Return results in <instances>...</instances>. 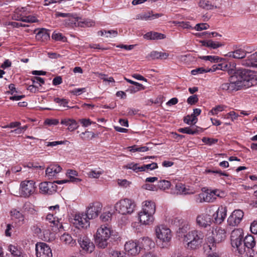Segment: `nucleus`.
Masks as SVG:
<instances>
[{
	"instance_id": "obj_1",
	"label": "nucleus",
	"mask_w": 257,
	"mask_h": 257,
	"mask_svg": "<svg viewBox=\"0 0 257 257\" xmlns=\"http://www.w3.org/2000/svg\"><path fill=\"white\" fill-rule=\"evenodd\" d=\"M254 72L248 69H239L230 77L229 82L222 84L220 88L228 92L247 88L253 85Z\"/></svg>"
},
{
	"instance_id": "obj_2",
	"label": "nucleus",
	"mask_w": 257,
	"mask_h": 257,
	"mask_svg": "<svg viewBox=\"0 0 257 257\" xmlns=\"http://www.w3.org/2000/svg\"><path fill=\"white\" fill-rule=\"evenodd\" d=\"M156 204L151 200L143 202L141 210L138 213L139 222L143 225H150L155 220Z\"/></svg>"
},
{
	"instance_id": "obj_3",
	"label": "nucleus",
	"mask_w": 257,
	"mask_h": 257,
	"mask_svg": "<svg viewBox=\"0 0 257 257\" xmlns=\"http://www.w3.org/2000/svg\"><path fill=\"white\" fill-rule=\"evenodd\" d=\"M226 231L221 227H216L212 231V234L206 239V243L210 251L220 252L221 248V243L226 238Z\"/></svg>"
},
{
	"instance_id": "obj_4",
	"label": "nucleus",
	"mask_w": 257,
	"mask_h": 257,
	"mask_svg": "<svg viewBox=\"0 0 257 257\" xmlns=\"http://www.w3.org/2000/svg\"><path fill=\"white\" fill-rule=\"evenodd\" d=\"M117 236L111 228L105 225L99 226L94 235L97 245L101 248L107 247L110 238L113 236L114 237V238H117Z\"/></svg>"
},
{
	"instance_id": "obj_5",
	"label": "nucleus",
	"mask_w": 257,
	"mask_h": 257,
	"mask_svg": "<svg viewBox=\"0 0 257 257\" xmlns=\"http://www.w3.org/2000/svg\"><path fill=\"white\" fill-rule=\"evenodd\" d=\"M203 233L198 230L189 231L183 237V242L186 243V247L189 249L199 248L203 241Z\"/></svg>"
},
{
	"instance_id": "obj_6",
	"label": "nucleus",
	"mask_w": 257,
	"mask_h": 257,
	"mask_svg": "<svg viewBox=\"0 0 257 257\" xmlns=\"http://www.w3.org/2000/svg\"><path fill=\"white\" fill-rule=\"evenodd\" d=\"M155 234L161 248H166L169 246L172 237V233L170 229L167 226L161 224L155 228Z\"/></svg>"
},
{
	"instance_id": "obj_7",
	"label": "nucleus",
	"mask_w": 257,
	"mask_h": 257,
	"mask_svg": "<svg viewBox=\"0 0 257 257\" xmlns=\"http://www.w3.org/2000/svg\"><path fill=\"white\" fill-rule=\"evenodd\" d=\"M225 196L226 193L223 190L218 189H207L197 195L195 199L198 203H212L216 201L217 197L223 198Z\"/></svg>"
},
{
	"instance_id": "obj_8",
	"label": "nucleus",
	"mask_w": 257,
	"mask_h": 257,
	"mask_svg": "<svg viewBox=\"0 0 257 257\" xmlns=\"http://www.w3.org/2000/svg\"><path fill=\"white\" fill-rule=\"evenodd\" d=\"M136 204L130 199L124 198L117 202L114 205L116 212L122 215H131L135 212Z\"/></svg>"
},
{
	"instance_id": "obj_9",
	"label": "nucleus",
	"mask_w": 257,
	"mask_h": 257,
	"mask_svg": "<svg viewBox=\"0 0 257 257\" xmlns=\"http://www.w3.org/2000/svg\"><path fill=\"white\" fill-rule=\"evenodd\" d=\"M37 192L36 182L33 180L26 179L21 181L19 187L20 196L28 198Z\"/></svg>"
},
{
	"instance_id": "obj_10",
	"label": "nucleus",
	"mask_w": 257,
	"mask_h": 257,
	"mask_svg": "<svg viewBox=\"0 0 257 257\" xmlns=\"http://www.w3.org/2000/svg\"><path fill=\"white\" fill-rule=\"evenodd\" d=\"M30 13L29 7L17 8L12 16V19L16 21H21L27 23H35L38 22L36 17L28 15Z\"/></svg>"
},
{
	"instance_id": "obj_11",
	"label": "nucleus",
	"mask_w": 257,
	"mask_h": 257,
	"mask_svg": "<svg viewBox=\"0 0 257 257\" xmlns=\"http://www.w3.org/2000/svg\"><path fill=\"white\" fill-rule=\"evenodd\" d=\"M207 212L211 214L212 219H214L216 223L220 224L226 217L227 208L223 205L219 206L217 208L215 205H212L207 208Z\"/></svg>"
},
{
	"instance_id": "obj_12",
	"label": "nucleus",
	"mask_w": 257,
	"mask_h": 257,
	"mask_svg": "<svg viewBox=\"0 0 257 257\" xmlns=\"http://www.w3.org/2000/svg\"><path fill=\"white\" fill-rule=\"evenodd\" d=\"M89 220L86 213H78L75 214L73 223L78 228L86 229L90 225Z\"/></svg>"
},
{
	"instance_id": "obj_13",
	"label": "nucleus",
	"mask_w": 257,
	"mask_h": 257,
	"mask_svg": "<svg viewBox=\"0 0 257 257\" xmlns=\"http://www.w3.org/2000/svg\"><path fill=\"white\" fill-rule=\"evenodd\" d=\"M196 224L201 228H207L210 226L212 222L211 214L207 212V208L205 212L198 214L196 219Z\"/></svg>"
},
{
	"instance_id": "obj_14",
	"label": "nucleus",
	"mask_w": 257,
	"mask_h": 257,
	"mask_svg": "<svg viewBox=\"0 0 257 257\" xmlns=\"http://www.w3.org/2000/svg\"><path fill=\"white\" fill-rule=\"evenodd\" d=\"M78 242L84 252L90 253L95 248L93 242L86 236H81L78 238Z\"/></svg>"
},
{
	"instance_id": "obj_15",
	"label": "nucleus",
	"mask_w": 257,
	"mask_h": 257,
	"mask_svg": "<svg viewBox=\"0 0 257 257\" xmlns=\"http://www.w3.org/2000/svg\"><path fill=\"white\" fill-rule=\"evenodd\" d=\"M102 204L99 202L90 203L86 208V214L90 219L96 218L100 213Z\"/></svg>"
},
{
	"instance_id": "obj_16",
	"label": "nucleus",
	"mask_w": 257,
	"mask_h": 257,
	"mask_svg": "<svg viewBox=\"0 0 257 257\" xmlns=\"http://www.w3.org/2000/svg\"><path fill=\"white\" fill-rule=\"evenodd\" d=\"M35 250L37 257H52V250L46 243H37L36 244Z\"/></svg>"
},
{
	"instance_id": "obj_17",
	"label": "nucleus",
	"mask_w": 257,
	"mask_h": 257,
	"mask_svg": "<svg viewBox=\"0 0 257 257\" xmlns=\"http://www.w3.org/2000/svg\"><path fill=\"white\" fill-rule=\"evenodd\" d=\"M243 216L244 213L241 210H234L227 219L228 225L232 226H237L242 220Z\"/></svg>"
},
{
	"instance_id": "obj_18",
	"label": "nucleus",
	"mask_w": 257,
	"mask_h": 257,
	"mask_svg": "<svg viewBox=\"0 0 257 257\" xmlns=\"http://www.w3.org/2000/svg\"><path fill=\"white\" fill-rule=\"evenodd\" d=\"M56 181L54 182H43L39 184L40 192L43 194H52L56 192Z\"/></svg>"
},
{
	"instance_id": "obj_19",
	"label": "nucleus",
	"mask_w": 257,
	"mask_h": 257,
	"mask_svg": "<svg viewBox=\"0 0 257 257\" xmlns=\"http://www.w3.org/2000/svg\"><path fill=\"white\" fill-rule=\"evenodd\" d=\"M124 249L128 255L135 256L140 253L141 247L138 242L130 240L125 243Z\"/></svg>"
},
{
	"instance_id": "obj_20",
	"label": "nucleus",
	"mask_w": 257,
	"mask_h": 257,
	"mask_svg": "<svg viewBox=\"0 0 257 257\" xmlns=\"http://www.w3.org/2000/svg\"><path fill=\"white\" fill-rule=\"evenodd\" d=\"M67 176L68 177V180H62L56 181L57 184H62L67 182H72L74 183L77 184L82 181V179L78 178V172L73 170H69L67 172Z\"/></svg>"
},
{
	"instance_id": "obj_21",
	"label": "nucleus",
	"mask_w": 257,
	"mask_h": 257,
	"mask_svg": "<svg viewBox=\"0 0 257 257\" xmlns=\"http://www.w3.org/2000/svg\"><path fill=\"white\" fill-rule=\"evenodd\" d=\"M61 170L62 168L59 165L51 164L46 168L45 175L49 179H52L56 177Z\"/></svg>"
},
{
	"instance_id": "obj_22",
	"label": "nucleus",
	"mask_w": 257,
	"mask_h": 257,
	"mask_svg": "<svg viewBox=\"0 0 257 257\" xmlns=\"http://www.w3.org/2000/svg\"><path fill=\"white\" fill-rule=\"evenodd\" d=\"M246 52L242 48H237L233 51L227 53L225 56L234 59H242L245 57Z\"/></svg>"
},
{
	"instance_id": "obj_23",
	"label": "nucleus",
	"mask_w": 257,
	"mask_h": 257,
	"mask_svg": "<svg viewBox=\"0 0 257 257\" xmlns=\"http://www.w3.org/2000/svg\"><path fill=\"white\" fill-rule=\"evenodd\" d=\"M12 219L19 224H23L25 223V216L20 211L16 209H13L10 212Z\"/></svg>"
},
{
	"instance_id": "obj_24",
	"label": "nucleus",
	"mask_w": 257,
	"mask_h": 257,
	"mask_svg": "<svg viewBox=\"0 0 257 257\" xmlns=\"http://www.w3.org/2000/svg\"><path fill=\"white\" fill-rule=\"evenodd\" d=\"M242 238L230 239L232 247L235 248L240 254H243L245 251V248L242 243Z\"/></svg>"
},
{
	"instance_id": "obj_25",
	"label": "nucleus",
	"mask_w": 257,
	"mask_h": 257,
	"mask_svg": "<svg viewBox=\"0 0 257 257\" xmlns=\"http://www.w3.org/2000/svg\"><path fill=\"white\" fill-rule=\"evenodd\" d=\"M242 64L247 67H257V52L250 55L242 61Z\"/></svg>"
},
{
	"instance_id": "obj_26",
	"label": "nucleus",
	"mask_w": 257,
	"mask_h": 257,
	"mask_svg": "<svg viewBox=\"0 0 257 257\" xmlns=\"http://www.w3.org/2000/svg\"><path fill=\"white\" fill-rule=\"evenodd\" d=\"M62 124L68 126V130L70 132H73L76 130L79 125L75 120L71 118H64L61 120Z\"/></svg>"
},
{
	"instance_id": "obj_27",
	"label": "nucleus",
	"mask_w": 257,
	"mask_h": 257,
	"mask_svg": "<svg viewBox=\"0 0 257 257\" xmlns=\"http://www.w3.org/2000/svg\"><path fill=\"white\" fill-rule=\"evenodd\" d=\"M200 43L202 46L212 49H216L224 46V44L217 41H213L212 40L201 41Z\"/></svg>"
},
{
	"instance_id": "obj_28",
	"label": "nucleus",
	"mask_w": 257,
	"mask_h": 257,
	"mask_svg": "<svg viewBox=\"0 0 257 257\" xmlns=\"http://www.w3.org/2000/svg\"><path fill=\"white\" fill-rule=\"evenodd\" d=\"M144 37L149 40H161L165 38L164 34L155 32H150L144 35Z\"/></svg>"
},
{
	"instance_id": "obj_29",
	"label": "nucleus",
	"mask_w": 257,
	"mask_h": 257,
	"mask_svg": "<svg viewBox=\"0 0 257 257\" xmlns=\"http://www.w3.org/2000/svg\"><path fill=\"white\" fill-rule=\"evenodd\" d=\"M61 241L65 244L73 246L76 245V241L68 233H64L60 237Z\"/></svg>"
},
{
	"instance_id": "obj_30",
	"label": "nucleus",
	"mask_w": 257,
	"mask_h": 257,
	"mask_svg": "<svg viewBox=\"0 0 257 257\" xmlns=\"http://www.w3.org/2000/svg\"><path fill=\"white\" fill-rule=\"evenodd\" d=\"M138 242L140 247H141V249H147L148 248L150 247L154 243L152 240L148 237H144L140 238Z\"/></svg>"
},
{
	"instance_id": "obj_31",
	"label": "nucleus",
	"mask_w": 257,
	"mask_h": 257,
	"mask_svg": "<svg viewBox=\"0 0 257 257\" xmlns=\"http://www.w3.org/2000/svg\"><path fill=\"white\" fill-rule=\"evenodd\" d=\"M103 173V170L99 168L94 169H90L87 174L88 177L90 178L98 179Z\"/></svg>"
},
{
	"instance_id": "obj_32",
	"label": "nucleus",
	"mask_w": 257,
	"mask_h": 257,
	"mask_svg": "<svg viewBox=\"0 0 257 257\" xmlns=\"http://www.w3.org/2000/svg\"><path fill=\"white\" fill-rule=\"evenodd\" d=\"M244 246L248 248L252 249L255 245V241L254 237L251 235L246 236L244 239Z\"/></svg>"
},
{
	"instance_id": "obj_33",
	"label": "nucleus",
	"mask_w": 257,
	"mask_h": 257,
	"mask_svg": "<svg viewBox=\"0 0 257 257\" xmlns=\"http://www.w3.org/2000/svg\"><path fill=\"white\" fill-rule=\"evenodd\" d=\"M201 59L205 61H209L211 63H220L223 59L217 56H202L199 57Z\"/></svg>"
},
{
	"instance_id": "obj_34",
	"label": "nucleus",
	"mask_w": 257,
	"mask_h": 257,
	"mask_svg": "<svg viewBox=\"0 0 257 257\" xmlns=\"http://www.w3.org/2000/svg\"><path fill=\"white\" fill-rule=\"evenodd\" d=\"M8 249L14 256L17 257H21V250L17 246L12 244H10L8 246Z\"/></svg>"
},
{
	"instance_id": "obj_35",
	"label": "nucleus",
	"mask_w": 257,
	"mask_h": 257,
	"mask_svg": "<svg viewBox=\"0 0 257 257\" xmlns=\"http://www.w3.org/2000/svg\"><path fill=\"white\" fill-rule=\"evenodd\" d=\"M161 16L160 14H152L150 12L144 13L141 15L140 19L143 20H151L155 19H157Z\"/></svg>"
},
{
	"instance_id": "obj_36",
	"label": "nucleus",
	"mask_w": 257,
	"mask_h": 257,
	"mask_svg": "<svg viewBox=\"0 0 257 257\" xmlns=\"http://www.w3.org/2000/svg\"><path fill=\"white\" fill-rule=\"evenodd\" d=\"M172 222L177 226L179 227L180 230H182L183 228L186 226L187 228L188 224L180 217H175L172 221Z\"/></svg>"
},
{
	"instance_id": "obj_37",
	"label": "nucleus",
	"mask_w": 257,
	"mask_h": 257,
	"mask_svg": "<svg viewBox=\"0 0 257 257\" xmlns=\"http://www.w3.org/2000/svg\"><path fill=\"white\" fill-rule=\"evenodd\" d=\"M36 37L38 40L43 41L48 39L49 35L46 29H42L36 34Z\"/></svg>"
},
{
	"instance_id": "obj_38",
	"label": "nucleus",
	"mask_w": 257,
	"mask_h": 257,
	"mask_svg": "<svg viewBox=\"0 0 257 257\" xmlns=\"http://www.w3.org/2000/svg\"><path fill=\"white\" fill-rule=\"evenodd\" d=\"M124 168L132 170L136 173L139 172H143L142 167H141V166H139L138 164L134 163H130L127 164L124 166Z\"/></svg>"
},
{
	"instance_id": "obj_39",
	"label": "nucleus",
	"mask_w": 257,
	"mask_h": 257,
	"mask_svg": "<svg viewBox=\"0 0 257 257\" xmlns=\"http://www.w3.org/2000/svg\"><path fill=\"white\" fill-rule=\"evenodd\" d=\"M198 5L200 8L206 10H212L213 8V6L207 0H200Z\"/></svg>"
},
{
	"instance_id": "obj_40",
	"label": "nucleus",
	"mask_w": 257,
	"mask_h": 257,
	"mask_svg": "<svg viewBox=\"0 0 257 257\" xmlns=\"http://www.w3.org/2000/svg\"><path fill=\"white\" fill-rule=\"evenodd\" d=\"M178 131L180 133L187 134L189 135H194L198 134L199 131L198 128H193L189 127H186L184 128H180L178 130Z\"/></svg>"
},
{
	"instance_id": "obj_41",
	"label": "nucleus",
	"mask_w": 257,
	"mask_h": 257,
	"mask_svg": "<svg viewBox=\"0 0 257 257\" xmlns=\"http://www.w3.org/2000/svg\"><path fill=\"white\" fill-rule=\"evenodd\" d=\"M24 212L28 214H33L35 213L34 206L30 202L26 203L23 206Z\"/></svg>"
},
{
	"instance_id": "obj_42",
	"label": "nucleus",
	"mask_w": 257,
	"mask_h": 257,
	"mask_svg": "<svg viewBox=\"0 0 257 257\" xmlns=\"http://www.w3.org/2000/svg\"><path fill=\"white\" fill-rule=\"evenodd\" d=\"M243 232L242 229L237 228L234 229L231 233L230 239H235L239 238H243Z\"/></svg>"
},
{
	"instance_id": "obj_43",
	"label": "nucleus",
	"mask_w": 257,
	"mask_h": 257,
	"mask_svg": "<svg viewBox=\"0 0 257 257\" xmlns=\"http://www.w3.org/2000/svg\"><path fill=\"white\" fill-rule=\"evenodd\" d=\"M170 186L171 183L170 181L165 180H160L158 183V188L163 190L168 189Z\"/></svg>"
},
{
	"instance_id": "obj_44",
	"label": "nucleus",
	"mask_w": 257,
	"mask_h": 257,
	"mask_svg": "<svg viewBox=\"0 0 257 257\" xmlns=\"http://www.w3.org/2000/svg\"><path fill=\"white\" fill-rule=\"evenodd\" d=\"M184 122L189 124H194L197 121V118L194 115H192V114L191 115H188L184 117Z\"/></svg>"
},
{
	"instance_id": "obj_45",
	"label": "nucleus",
	"mask_w": 257,
	"mask_h": 257,
	"mask_svg": "<svg viewBox=\"0 0 257 257\" xmlns=\"http://www.w3.org/2000/svg\"><path fill=\"white\" fill-rule=\"evenodd\" d=\"M80 137L83 140H88L95 138V135L94 133L89 131H85L80 135Z\"/></svg>"
},
{
	"instance_id": "obj_46",
	"label": "nucleus",
	"mask_w": 257,
	"mask_h": 257,
	"mask_svg": "<svg viewBox=\"0 0 257 257\" xmlns=\"http://www.w3.org/2000/svg\"><path fill=\"white\" fill-rule=\"evenodd\" d=\"M52 38L55 41H60L62 42L66 41V38L62 35L61 33L54 32L52 34Z\"/></svg>"
},
{
	"instance_id": "obj_47",
	"label": "nucleus",
	"mask_w": 257,
	"mask_h": 257,
	"mask_svg": "<svg viewBox=\"0 0 257 257\" xmlns=\"http://www.w3.org/2000/svg\"><path fill=\"white\" fill-rule=\"evenodd\" d=\"M176 189L177 191V193L178 194H187L188 192L186 190V189L184 184L181 183L177 184L176 185Z\"/></svg>"
},
{
	"instance_id": "obj_48",
	"label": "nucleus",
	"mask_w": 257,
	"mask_h": 257,
	"mask_svg": "<svg viewBox=\"0 0 257 257\" xmlns=\"http://www.w3.org/2000/svg\"><path fill=\"white\" fill-rule=\"evenodd\" d=\"M225 107L224 105H219L213 108L210 111L209 113H211L212 115H216L219 112L222 111L224 108Z\"/></svg>"
},
{
	"instance_id": "obj_49",
	"label": "nucleus",
	"mask_w": 257,
	"mask_h": 257,
	"mask_svg": "<svg viewBox=\"0 0 257 257\" xmlns=\"http://www.w3.org/2000/svg\"><path fill=\"white\" fill-rule=\"evenodd\" d=\"M130 148V151L133 152H145L149 150V148L146 146L137 147L136 146H134L129 147Z\"/></svg>"
},
{
	"instance_id": "obj_50",
	"label": "nucleus",
	"mask_w": 257,
	"mask_h": 257,
	"mask_svg": "<svg viewBox=\"0 0 257 257\" xmlns=\"http://www.w3.org/2000/svg\"><path fill=\"white\" fill-rule=\"evenodd\" d=\"M112 213L110 211L103 212L100 216L101 220L103 222H107L111 220Z\"/></svg>"
},
{
	"instance_id": "obj_51",
	"label": "nucleus",
	"mask_w": 257,
	"mask_h": 257,
	"mask_svg": "<svg viewBox=\"0 0 257 257\" xmlns=\"http://www.w3.org/2000/svg\"><path fill=\"white\" fill-rule=\"evenodd\" d=\"M54 101L56 103H58L60 106L69 107L67 105L68 100L66 99L56 97L54 98Z\"/></svg>"
},
{
	"instance_id": "obj_52",
	"label": "nucleus",
	"mask_w": 257,
	"mask_h": 257,
	"mask_svg": "<svg viewBox=\"0 0 257 257\" xmlns=\"http://www.w3.org/2000/svg\"><path fill=\"white\" fill-rule=\"evenodd\" d=\"M111 257H125V253L118 250H112L110 252Z\"/></svg>"
},
{
	"instance_id": "obj_53",
	"label": "nucleus",
	"mask_w": 257,
	"mask_h": 257,
	"mask_svg": "<svg viewBox=\"0 0 257 257\" xmlns=\"http://www.w3.org/2000/svg\"><path fill=\"white\" fill-rule=\"evenodd\" d=\"M141 167L143 168V172L145 171L146 170H153L158 168L157 164L156 163H153L149 164L144 165L141 166Z\"/></svg>"
},
{
	"instance_id": "obj_54",
	"label": "nucleus",
	"mask_w": 257,
	"mask_h": 257,
	"mask_svg": "<svg viewBox=\"0 0 257 257\" xmlns=\"http://www.w3.org/2000/svg\"><path fill=\"white\" fill-rule=\"evenodd\" d=\"M209 28V25L207 23H199L196 25L194 29L197 31L207 30Z\"/></svg>"
},
{
	"instance_id": "obj_55",
	"label": "nucleus",
	"mask_w": 257,
	"mask_h": 257,
	"mask_svg": "<svg viewBox=\"0 0 257 257\" xmlns=\"http://www.w3.org/2000/svg\"><path fill=\"white\" fill-rule=\"evenodd\" d=\"M118 185L123 188L128 187L131 183L126 179H118L117 181Z\"/></svg>"
},
{
	"instance_id": "obj_56",
	"label": "nucleus",
	"mask_w": 257,
	"mask_h": 257,
	"mask_svg": "<svg viewBox=\"0 0 257 257\" xmlns=\"http://www.w3.org/2000/svg\"><path fill=\"white\" fill-rule=\"evenodd\" d=\"M67 141H54V142H48L45 143V145L47 147H54L59 145L65 144Z\"/></svg>"
},
{
	"instance_id": "obj_57",
	"label": "nucleus",
	"mask_w": 257,
	"mask_h": 257,
	"mask_svg": "<svg viewBox=\"0 0 257 257\" xmlns=\"http://www.w3.org/2000/svg\"><path fill=\"white\" fill-rule=\"evenodd\" d=\"M79 122L83 127H87L95 122L91 121L88 118H82L79 119Z\"/></svg>"
},
{
	"instance_id": "obj_58",
	"label": "nucleus",
	"mask_w": 257,
	"mask_h": 257,
	"mask_svg": "<svg viewBox=\"0 0 257 257\" xmlns=\"http://www.w3.org/2000/svg\"><path fill=\"white\" fill-rule=\"evenodd\" d=\"M207 72V69L203 67H200L191 71V73L192 75H196L197 74H202Z\"/></svg>"
},
{
	"instance_id": "obj_59",
	"label": "nucleus",
	"mask_w": 257,
	"mask_h": 257,
	"mask_svg": "<svg viewBox=\"0 0 257 257\" xmlns=\"http://www.w3.org/2000/svg\"><path fill=\"white\" fill-rule=\"evenodd\" d=\"M198 100V97L196 95H193L189 97L187 99L188 103L192 105L196 103Z\"/></svg>"
},
{
	"instance_id": "obj_60",
	"label": "nucleus",
	"mask_w": 257,
	"mask_h": 257,
	"mask_svg": "<svg viewBox=\"0 0 257 257\" xmlns=\"http://www.w3.org/2000/svg\"><path fill=\"white\" fill-rule=\"evenodd\" d=\"M85 91H86L85 88H78L74 89L73 90L71 91V93L75 95H79L81 94H82L83 92H84Z\"/></svg>"
},
{
	"instance_id": "obj_61",
	"label": "nucleus",
	"mask_w": 257,
	"mask_h": 257,
	"mask_svg": "<svg viewBox=\"0 0 257 257\" xmlns=\"http://www.w3.org/2000/svg\"><path fill=\"white\" fill-rule=\"evenodd\" d=\"M202 140L203 143L209 145L215 144L217 142V140L205 137L203 138Z\"/></svg>"
},
{
	"instance_id": "obj_62",
	"label": "nucleus",
	"mask_w": 257,
	"mask_h": 257,
	"mask_svg": "<svg viewBox=\"0 0 257 257\" xmlns=\"http://www.w3.org/2000/svg\"><path fill=\"white\" fill-rule=\"evenodd\" d=\"M45 123L49 125H55L59 123V120L57 119H47Z\"/></svg>"
},
{
	"instance_id": "obj_63",
	"label": "nucleus",
	"mask_w": 257,
	"mask_h": 257,
	"mask_svg": "<svg viewBox=\"0 0 257 257\" xmlns=\"http://www.w3.org/2000/svg\"><path fill=\"white\" fill-rule=\"evenodd\" d=\"M106 37L107 38H112L117 36L118 33L117 31L115 30H109L105 32Z\"/></svg>"
},
{
	"instance_id": "obj_64",
	"label": "nucleus",
	"mask_w": 257,
	"mask_h": 257,
	"mask_svg": "<svg viewBox=\"0 0 257 257\" xmlns=\"http://www.w3.org/2000/svg\"><path fill=\"white\" fill-rule=\"evenodd\" d=\"M250 230L253 234H257V221L252 222L250 226Z\"/></svg>"
}]
</instances>
